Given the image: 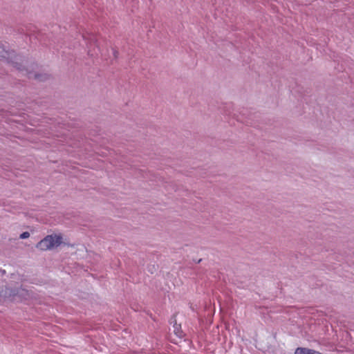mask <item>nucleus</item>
Masks as SVG:
<instances>
[{
    "label": "nucleus",
    "mask_w": 354,
    "mask_h": 354,
    "mask_svg": "<svg viewBox=\"0 0 354 354\" xmlns=\"http://www.w3.org/2000/svg\"><path fill=\"white\" fill-rule=\"evenodd\" d=\"M10 63L23 75L30 78L40 79L39 67L32 60L19 56L13 50H6L4 46L1 50V59Z\"/></svg>",
    "instance_id": "f257e3e1"
},
{
    "label": "nucleus",
    "mask_w": 354,
    "mask_h": 354,
    "mask_svg": "<svg viewBox=\"0 0 354 354\" xmlns=\"http://www.w3.org/2000/svg\"><path fill=\"white\" fill-rule=\"evenodd\" d=\"M14 297L19 300H26L30 298V292L24 288H19L15 290Z\"/></svg>",
    "instance_id": "7ed1b4c3"
},
{
    "label": "nucleus",
    "mask_w": 354,
    "mask_h": 354,
    "mask_svg": "<svg viewBox=\"0 0 354 354\" xmlns=\"http://www.w3.org/2000/svg\"><path fill=\"white\" fill-rule=\"evenodd\" d=\"M29 236H30V233L28 232H23L22 234H20V238L21 239H27Z\"/></svg>",
    "instance_id": "20e7f679"
},
{
    "label": "nucleus",
    "mask_w": 354,
    "mask_h": 354,
    "mask_svg": "<svg viewBox=\"0 0 354 354\" xmlns=\"http://www.w3.org/2000/svg\"><path fill=\"white\" fill-rule=\"evenodd\" d=\"M65 244L64 235L59 232H53L39 241L36 248L41 251L54 250Z\"/></svg>",
    "instance_id": "f03ea898"
}]
</instances>
